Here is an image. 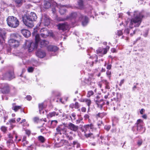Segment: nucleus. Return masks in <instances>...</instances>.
Segmentation results:
<instances>
[{"label": "nucleus", "mask_w": 150, "mask_h": 150, "mask_svg": "<svg viewBox=\"0 0 150 150\" xmlns=\"http://www.w3.org/2000/svg\"><path fill=\"white\" fill-rule=\"evenodd\" d=\"M69 107L70 108H74V103H71L69 105Z\"/></svg>", "instance_id": "obj_58"}, {"label": "nucleus", "mask_w": 150, "mask_h": 150, "mask_svg": "<svg viewBox=\"0 0 150 150\" xmlns=\"http://www.w3.org/2000/svg\"><path fill=\"white\" fill-rule=\"evenodd\" d=\"M94 94V92L93 91H88L87 95V96L88 97H90L91 96L93 95Z\"/></svg>", "instance_id": "obj_36"}, {"label": "nucleus", "mask_w": 150, "mask_h": 150, "mask_svg": "<svg viewBox=\"0 0 150 150\" xmlns=\"http://www.w3.org/2000/svg\"><path fill=\"white\" fill-rule=\"evenodd\" d=\"M40 33H44L45 32H48V31L46 28H42L40 30Z\"/></svg>", "instance_id": "obj_37"}, {"label": "nucleus", "mask_w": 150, "mask_h": 150, "mask_svg": "<svg viewBox=\"0 0 150 150\" xmlns=\"http://www.w3.org/2000/svg\"><path fill=\"white\" fill-rule=\"evenodd\" d=\"M88 130L86 129L85 131V136L86 138L88 137H93L94 138V136L93 134L92 133H88L87 132V131Z\"/></svg>", "instance_id": "obj_25"}, {"label": "nucleus", "mask_w": 150, "mask_h": 150, "mask_svg": "<svg viewBox=\"0 0 150 150\" xmlns=\"http://www.w3.org/2000/svg\"><path fill=\"white\" fill-rule=\"evenodd\" d=\"M25 17H26V16H24V17H23V22L24 23V20L25 19V21H27V22L28 23H30V21H29L30 20H28H28L25 19Z\"/></svg>", "instance_id": "obj_51"}, {"label": "nucleus", "mask_w": 150, "mask_h": 150, "mask_svg": "<svg viewBox=\"0 0 150 150\" xmlns=\"http://www.w3.org/2000/svg\"><path fill=\"white\" fill-rule=\"evenodd\" d=\"M66 137L69 140H71L73 139L72 137L71 136H69L68 135V134L67 133L66 135Z\"/></svg>", "instance_id": "obj_45"}, {"label": "nucleus", "mask_w": 150, "mask_h": 150, "mask_svg": "<svg viewBox=\"0 0 150 150\" xmlns=\"http://www.w3.org/2000/svg\"><path fill=\"white\" fill-rule=\"evenodd\" d=\"M34 70V68L32 67H29L28 69V71L29 72H32Z\"/></svg>", "instance_id": "obj_44"}, {"label": "nucleus", "mask_w": 150, "mask_h": 150, "mask_svg": "<svg viewBox=\"0 0 150 150\" xmlns=\"http://www.w3.org/2000/svg\"><path fill=\"white\" fill-rule=\"evenodd\" d=\"M57 116L58 115V113H56L55 112H50L47 115V117L48 118H50L54 116L55 115Z\"/></svg>", "instance_id": "obj_24"}, {"label": "nucleus", "mask_w": 150, "mask_h": 150, "mask_svg": "<svg viewBox=\"0 0 150 150\" xmlns=\"http://www.w3.org/2000/svg\"><path fill=\"white\" fill-rule=\"evenodd\" d=\"M142 140H139L138 141V142H137V144L139 146H140L142 145Z\"/></svg>", "instance_id": "obj_49"}, {"label": "nucleus", "mask_w": 150, "mask_h": 150, "mask_svg": "<svg viewBox=\"0 0 150 150\" xmlns=\"http://www.w3.org/2000/svg\"><path fill=\"white\" fill-rule=\"evenodd\" d=\"M6 33L5 29H0V44L4 41Z\"/></svg>", "instance_id": "obj_10"}, {"label": "nucleus", "mask_w": 150, "mask_h": 150, "mask_svg": "<svg viewBox=\"0 0 150 150\" xmlns=\"http://www.w3.org/2000/svg\"><path fill=\"white\" fill-rule=\"evenodd\" d=\"M79 19L82 21V24L83 26H85L88 22V18L87 16L81 15L79 16Z\"/></svg>", "instance_id": "obj_11"}, {"label": "nucleus", "mask_w": 150, "mask_h": 150, "mask_svg": "<svg viewBox=\"0 0 150 150\" xmlns=\"http://www.w3.org/2000/svg\"><path fill=\"white\" fill-rule=\"evenodd\" d=\"M41 23L45 24V25H48L50 23V20L46 15L42 16L41 20Z\"/></svg>", "instance_id": "obj_17"}, {"label": "nucleus", "mask_w": 150, "mask_h": 150, "mask_svg": "<svg viewBox=\"0 0 150 150\" xmlns=\"http://www.w3.org/2000/svg\"><path fill=\"white\" fill-rule=\"evenodd\" d=\"M103 99L100 100V101H98L96 102V103L98 106L100 105L101 108H102L103 105H104V104H100V101H103Z\"/></svg>", "instance_id": "obj_39"}, {"label": "nucleus", "mask_w": 150, "mask_h": 150, "mask_svg": "<svg viewBox=\"0 0 150 150\" xmlns=\"http://www.w3.org/2000/svg\"><path fill=\"white\" fill-rule=\"evenodd\" d=\"M76 114L75 113H72L70 115V117L71 120H74L76 119Z\"/></svg>", "instance_id": "obj_28"}, {"label": "nucleus", "mask_w": 150, "mask_h": 150, "mask_svg": "<svg viewBox=\"0 0 150 150\" xmlns=\"http://www.w3.org/2000/svg\"><path fill=\"white\" fill-rule=\"evenodd\" d=\"M47 49L49 51L55 52L58 50V48L56 46L51 45L48 46Z\"/></svg>", "instance_id": "obj_21"}, {"label": "nucleus", "mask_w": 150, "mask_h": 150, "mask_svg": "<svg viewBox=\"0 0 150 150\" xmlns=\"http://www.w3.org/2000/svg\"><path fill=\"white\" fill-rule=\"evenodd\" d=\"M135 125L137 126V130L138 132H142V133L144 132L145 129L143 127L144 123L142 120L141 119L138 120Z\"/></svg>", "instance_id": "obj_5"}, {"label": "nucleus", "mask_w": 150, "mask_h": 150, "mask_svg": "<svg viewBox=\"0 0 150 150\" xmlns=\"http://www.w3.org/2000/svg\"><path fill=\"white\" fill-rule=\"evenodd\" d=\"M116 34L119 36L121 35L122 34V30H118Z\"/></svg>", "instance_id": "obj_43"}, {"label": "nucleus", "mask_w": 150, "mask_h": 150, "mask_svg": "<svg viewBox=\"0 0 150 150\" xmlns=\"http://www.w3.org/2000/svg\"><path fill=\"white\" fill-rule=\"evenodd\" d=\"M37 16L36 14L33 12H31L30 13L29 16H26L25 19L29 20L30 23H28L27 21H25V19L24 20V23L29 28H32L33 26V21H35L37 19Z\"/></svg>", "instance_id": "obj_3"}, {"label": "nucleus", "mask_w": 150, "mask_h": 150, "mask_svg": "<svg viewBox=\"0 0 150 150\" xmlns=\"http://www.w3.org/2000/svg\"><path fill=\"white\" fill-rule=\"evenodd\" d=\"M84 127L86 129L88 130L89 129H92V130L94 129V126L92 124H91L90 125H86L84 126Z\"/></svg>", "instance_id": "obj_26"}, {"label": "nucleus", "mask_w": 150, "mask_h": 150, "mask_svg": "<svg viewBox=\"0 0 150 150\" xmlns=\"http://www.w3.org/2000/svg\"><path fill=\"white\" fill-rule=\"evenodd\" d=\"M85 102L86 103V104L88 106V108H89L91 102V100L90 99L86 98V100H85Z\"/></svg>", "instance_id": "obj_32"}, {"label": "nucleus", "mask_w": 150, "mask_h": 150, "mask_svg": "<svg viewBox=\"0 0 150 150\" xmlns=\"http://www.w3.org/2000/svg\"><path fill=\"white\" fill-rule=\"evenodd\" d=\"M78 5L80 9H82L83 8V1L82 0H79L78 1Z\"/></svg>", "instance_id": "obj_30"}, {"label": "nucleus", "mask_w": 150, "mask_h": 150, "mask_svg": "<svg viewBox=\"0 0 150 150\" xmlns=\"http://www.w3.org/2000/svg\"><path fill=\"white\" fill-rule=\"evenodd\" d=\"M26 98L27 100H30L31 99L32 97L28 95L26 96Z\"/></svg>", "instance_id": "obj_54"}, {"label": "nucleus", "mask_w": 150, "mask_h": 150, "mask_svg": "<svg viewBox=\"0 0 150 150\" xmlns=\"http://www.w3.org/2000/svg\"><path fill=\"white\" fill-rule=\"evenodd\" d=\"M77 16V13H76L74 12L71 13L69 16H67L66 18H59L58 20L59 21H65L69 18L71 19L74 18L76 17Z\"/></svg>", "instance_id": "obj_14"}, {"label": "nucleus", "mask_w": 150, "mask_h": 150, "mask_svg": "<svg viewBox=\"0 0 150 150\" xmlns=\"http://www.w3.org/2000/svg\"><path fill=\"white\" fill-rule=\"evenodd\" d=\"M74 104V108L76 109L79 108L80 106L79 103L77 102H76Z\"/></svg>", "instance_id": "obj_40"}, {"label": "nucleus", "mask_w": 150, "mask_h": 150, "mask_svg": "<svg viewBox=\"0 0 150 150\" xmlns=\"http://www.w3.org/2000/svg\"><path fill=\"white\" fill-rule=\"evenodd\" d=\"M144 109H141V110L140 111V113L141 114H143V112H144Z\"/></svg>", "instance_id": "obj_61"}, {"label": "nucleus", "mask_w": 150, "mask_h": 150, "mask_svg": "<svg viewBox=\"0 0 150 150\" xmlns=\"http://www.w3.org/2000/svg\"><path fill=\"white\" fill-rule=\"evenodd\" d=\"M6 21L8 25L12 28H16L19 24L18 20L13 16L8 17L6 19Z\"/></svg>", "instance_id": "obj_4"}, {"label": "nucleus", "mask_w": 150, "mask_h": 150, "mask_svg": "<svg viewBox=\"0 0 150 150\" xmlns=\"http://www.w3.org/2000/svg\"><path fill=\"white\" fill-rule=\"evenodd\" d=\"M56 4L53 0H48V1H44L43 2L44 7L45 8H48L51 6L55 5Z\"/></svg>", "instance_id": "obj_6"}, {"label": "nucleus", "mask_w": 150, "mask_h": 150, "mask_svg": "<svg viewBox=\"0 0 150 150\" xmlns=\"http://www.w3.org/2000/svg\"><path fill=\"white\" fill-rule=\"evenodd\" d=\"M49 43V42L45 40H41L40 41V44L41 47L45 46Z\"/></svg>", "instance_id": "obj_23"}, {"label": "nucleus", "mask_w": 150, "mask_h": 150, "mask_svg": "<svg viewBox=\"0 0 150 150\" xmlns=\"http://www.w3.org/2000/svg\"><path fill=\"white\" fill-rule=\"evenodd\" d=\"M115 100L117 101H120L121 99V95L120 93H117V97L115 98Z\"/></svg>", "instance_id": "obj_29"}, {"label": "nucleus", "mask_w": 150, "mask_h": 150, "mask_svg": "<svg viewBox=\"0 0 150 150\" xmlns=\"http://www.w3.org/2000/svg\"><path fill=\"white\" fill-rule=\"evenodd\" d=\"M35 33V32L32 33L33 35L35 36V42L26 41L25 43L26 46L27 45V48L28 49L29 52L32 51L35 49H36L38 47V43L40 40V36L39 34Z\"/></svg>", "instance_id": "obj_2"}, {"label": "nucleus", "mask_w": 150, "mask_h": 150, "mask_svg": "<svg viewBox=\"0 0 150 150\" xmlns=\"http://www.w3.org/2000/svg\"><path fill=\"white\" fill-rule=\"evenodd\" d=\"M15 6L17 7L21 6L23 4L22 0H14Z\"/></svg>", "instance_id": "obj_22"}, {"label": "nucleus", "mask_w": 150, "mask_h": 150, "mask_svg": "<svg viewBox=\"0 0 150 150\" xmlns=\"http://www.w3.org/2000/svg\"><path fill=\"white\" fill-rule=\"evenodd\" d=\"M124 79H122L119 84V86H121L122 85V84L124 83Z\"/></svg>", "instance_id": "obj_57"}, {"label": "nucleus", "mask_w": 150, "mask_h": 150, "mask_svg": "<svg viewBox=\"0 0 150 150\" xmlns=\"http://www.w3.org/2000/svg\"><path fill=\"white\" fill-rule=\"evenodd\" d=\"M67 127L69 129L74 132H76L78 129V126L76 125L71 122L69 123Z\"/></svg>", "instance_id": "obj_13"}, {"label": "nucleus", "mask_w": 150, "mask_h": 150, "mask_svg": "<svg viewBox=\"0 0 150 150\" xmlns=\"http://www.w3.org/2000/svg\"><path fill=\"white\" fill-rule=\"evenodd\" d=\"M86 109L84 107H82L81 108V111L83 112H85L86 111Z\"/></svg>", "instance_id": "obj_53"}, {"label": "nucleus", "mask_w": 150, "mask_h": 150, "mask_svg": "<svg viewBox=\"0 0 150 150\" xmlns=\"http://www.w3.org/2000/svg\"><path fill=\"white\" fill-rule=\"evenodd\" d=\"M111 65L110 64H108L107 69H110L111 68Z\"/></svg>", "instance_id": "obj_56"}, {"label": "nucleus", "mask_w": 150, "mask_h": 150, "mask_svg": "<svg viewBox=\"0 0 150 150\" xmlns=\"http://www.w3.org/2000/svg\"><path fill=\"white\" fill-rule=\"evenodd\" d=\"M86 100V98L81 99L79 100V101L81 102H85V100Z\"/></svg>", "instance_id": "obj_64"}, {"label": "nucleus", "mask_w": 150, "mask_h": 150, "mask_svg": "<svg viewBox=\"0 0 150 150\" xmlns=\"http://www.w3.org/2000/svg\"><path fill=\"white\" fill-rule=\"evenodd\" d=\"M110 128V126L109 125H106L104 127V128L107 131H109Z\"/></svg>", "instance_id": "obj_46"}, {"label": "nucleus", "mask_w": 150, "mask_h": 150, "mask_svg": "<svg viewBox=\"0 0 150 150\" xmlns=\"http://www.w3.org/2000/svg\"><path fill=\"white\" fill-rule=\"evenodd\" d=\"M1 129L3 132H5L6 130V128L4 126H2L1 127Z\"/></svg>", "instance_id": "obj_50"}, {"label": "nucleus", "mask_w": 150, "mask_h": 150, "mask_svg": "<svg viewBox=\"0 0 150 150\" xmlns=\"http://www.w3.org/2000/svg\"><path fill=\"white\" fill-rule=\"evenodd\" d=\"M106 74H107V75H110L111 74V71H107Z\"/></svg>", "instance_id": "obj_63"}, {"label": "nucleus", "mask_w": 150, "mask_h": 150, "mask_svg": "<svg viewBox=\"0 0 150 150\" xmlns=\"http://www.w3.org/2000/svg\"><path fill=\"white\" fill-rule=\"evenodd\" d=\"M57 121L56 120H52L51 121V125L52 127H54L57 125Z\"/></svg>", "instance_id": "obj_35"}, {"label": "nucleus", "mask_w": 150, "mask_h": 150, "mask_svg": "<svg viewBox=\"0 0 150 150\" xmlns=\"http://www.w3.org/2000/svg\"><path fill=\"white\" fill-rule=\"evenodd\" d=\"M9 122L10 123H14L15 122V120L14 119H12L10 120L9 121Z\"/></svg>", "instance_id": "obj_55"}, {"label": "nucleus", "mask_w": 150, "mask_h": 150, "mask_svg": "<svg viewBox=\"0 0 150 150\" xmlns=\"http://www.w3.org/2000/svg\"><path fill=\"white\" fill-rule=\"evenodd\" d=\"M125 32L127 34H128L129 33V30L128 29H126L125 30Z\"/></svg>", "instance_id": "obj_60"}, {"label": "nucleus", "mask_w": 150, "mask_h": 150, "mask_svg": "<svg viewBox=\"0 0 150 150\" xmlns=\"http://www.w3.org/2000/svg\"><path fill=\"white\" fill-rule=\"evenodd\" d=\"M13 140L12 139H9L8 141L7 142V143H11L13 144Z\"/></svg>", "instance_id": "obj_47"}, {"label": "nucleus", "mask_w": 150, "mask_h": 150, "mask_svg": "<svg viewBox=\"0 0 150 150\" xmlns=\"http://www.w3.org/2000/svg\"><path fill=\"white\" fill-rule=\"evenodd\" d=\"M39 107L40 109V111L42 110L43 108V105L42 104H40L39 105Z\"/></svg>", "instance_id": "obj_52"}, {"label": "nucleus", "mask_w": 150, "mask_h": 150, "mask_svg": "<svg viewBox=\"0 0 150 150\" xmlns=\"http://www.w3.org/2000/svg\"><path fill=\"white\" fill-rule=\"evenodd\" d=\"M21 32L23 35L25 37H28L30 35L31 33L28 30L23 29L21 30Z\"/></svg>", "instance_id": "obj_19"}, {"label": "nucleus", "mask_w": 150, "mask_h": 150, "mask_svg": "<svg viewBox=\"0 0 150 150\" xmlns=\"http://www.w3.org/2000/svg\"><path fill=\"white\" fill-rule=\"evenodd\" d=\"M89 116L87 114H86L84 116V118L85 119H88L89 118Z\"/></svg>", "instance_id": "obj_59"}, {"label": "nucleus", "mask_w": 150, "mask_h": 150, "mask_svg": "<svg viewBox=\"0 0 150 150\" xmlns=\"http://www.w3.org/2000/svg\"><path fill=\"white\" fill-rule=\"evenodd\" d=\"M106 115V113L104 112L99 113L97 115V116L98 117L102 118Z\"/></svg>", "instance_id": "obj_33"}, {"label": "nucleus", "mask_w": 150, "mask_h": 150, "mask_svg": "<svg viewBox=\"0 0 150 150\" xmlns=\"http://www.w3.org/2000/svg\"><path fill=\"white\" fill-rule=\"evenodd\" d=\"M103 122L101 121H99L97 122V125L98 127L100 128V126L103 124Z\"/></svg>", "instance_id": "obj_42"}, {"label": "nucleus", "mask_w": 150, "mask_h": 150, "mask_svg": "<svg viewBox=\"0 0 150 150\" xmlns=\"http://www.w3.org/2000/svg\"><path fill=\"white\" fill-rule=\"evenodd\" d=\"M36 54L38 57L42 58L45 56L46 53L44 51L40 50L37 52Z\"/></svg>", "instance_id": "obj_18"}, {"label": "nucleus", "mask_w": 150, "mask_h": 150, "mask_svg": "<svg viewBox=\"0 0 150 150\" xmlns=\"http://www.w3.org/2000/svg\"><path fill=\"white\" fill-rule=\"evenodd\" d=\"M57 27L59 30H62L63 31L67 30L69 27V25L67 23H59L57 25Z\"/></svg>", "instance_id": "obj_8"}, {"label": "nucleus", "mask_w": 150, "mask_h": 150, "mask_svg": "<svg viewBox=\"0 0 150 150\" xmlns=\"http://www.w3.org/2000/svg\"><path fill=\"white\" fill-rule=\"evenodd\" d=\"M108 50L105 48H100L96 50L97 54L99 56H102L103 55L107 53Z\"/></svg>", "instance_id": "obj_12"}, {"label": "nucleus", "mask_w": 150, "mask_h": 150, "mask_svg": "<svg viewBox=\"0 0 150 150\" xmlns=\"http://www.w3.org/2000/svg\"><path fill=\"white\" fill-rule=\"evenodd\" d=\"M4 115L3 112L2 111H0V116H3Z\"/></svg>", "instance_id": "obj_62"}, {"label": "nucleus", "mask_w": 150, "mask_h": 150, "mask_svg": "<svg viewBox=\"0 0 150 150\" xmlns=\"http://www.w3.org/2000/svg\"><path fill=\"white\" fill-rule=\"evenodd\" d=\"M49 33L48 32H45L41 33V36L43 38H46L48 35Z\"/></svg>", "instance_id": "obj_31"}, {"label": "nucleus", "mask_w": 150, "mask_h": 150, "mask_svg": "<svg viewBox=\"0 0 150 150\" xmlns=\"http://www.w3.org/2000/svg\"><path fill=\"white\" fill-rule=\"evenodd\" d=\"M4 76L5 79H7L8 80H10L15 77L14 73L13 71L6 73L4 75Z\"/></svg>", "instance_id": "obj_9"}, {"label": "nucleus", "mask_w": 150, "mask_h": 150, "mask_svg": "<svg viewBox=\"0 0 150 150\" xmlns=\"http://www.w3.org/2000/svg\"><path fill=\"white\" fill-rule=\"evenodd\" d=\"M11 36L12 37H14L15 38H17L20 37L19 35L18 34L13 33L11 35Z\"/></svg>", "instance_id": "obj_38"}, {"label": "nucleus", "mask_w": 150, "mask_h": 150, "mask_svg": "<svg viewBox=\"0 0 150 150\" xmlns=\"http://www.w3.org/2000/svg\"><path fill=\"white\" fill-rule=\"evenodd\" d=\"M38 139L39 141H40L41 142L43 143L44 142L45 140L44 137L41 136H39L38 137Z\"/></svg>", "instance_id": "obj_34"}, {"label": "nucleus", "mask_w": 150, "mask_h": 150, "mask_svg": "<svg viewBox=\"0 0 150 150\" xmlns=\"http://www.w3.org/2000/svg\"><path fill=\"white\" fill-rule=\"evenodd\" d=\"M0 88L3 93H8L9 91V88L8 85L6 83H0Z\"/></svg>", "instance_id": "obj_7"}, {"label": "nucleus", "mask_w": 150, "mask_h": 150, "mask_svg": "<svg viewBox=\"0 0 150 150\" xmlns=\"http://www.w3.org/2000/svg\"><path fill=\"white\" fill-rule=\"evenodd\" d=\"M33 121L35 122H38L39 121V118L38 117H35L33 118Z\"/></svg>", "instance_id": "obj_48"}, {"label": "nucleus", "mask_w": 150, "mask_h": 150, "mask_svg": "<svg viewBox=\"0 0 150 150\" xmlns=\"http://www.w3.org/2000/svg\"><path fill=\"white\" fill-rule=\"evenodd\" d=\"M9 43L10 45L14 47H17L19 45V42L16 40L13 39H11L9 40Z\"/></svg>", "instance_id": "obj_16"}, {"label": "nucleus", "mask_w": 150, "mask_h": 150, "mask_svg": "<svg viewBox=\"0 0 150 150\" xmlns=\"http://www.w3.org/2000/svg\"><path fill=\"white\" fill-rule=\"evenodd\" d=\"M59 9V12L61 15L64 14L66 12V9L65 8V6L59 5L58 6Z\"/></svg>", "instance_id": "obj_20"}, {"label": "nucleus", "mask_w": 150, "mask_h": 150, "mask_svg": "<svg viewBox=\"0 0 150 150\" xmlns=\"http://www.w3.org/2000/svg\"><path fill=\"white\" fill-rule=\"evenodd\" d=\"M21 108V106H16L14 104H13V106L12 108V110H14L15 111H17L19 109Z\"/></svg>", "instance_id": "obj_27"}, {"label": "nucleus", "mask_w": 150, "mask_h": 150, "mask_svg": "<svg viewBox=\"0 0 150 150\" xmlns=\"http://www.w3.org/2000/svg\"><path fill=\"white\" fill-rule=\"evenodd\" d=\"M143 17L144 15L142 12L138 11H134L133 17L131 19L129 24V27L132 28L134 27H139Z\"/></svg>", "instance_id": "obj_1"}, {"label": "nucleus", "mask_w": 150, "mask_h": 150, "mask_svg": "<svg viewBox=\"0 0 150 150\" xmlns=\"http://www.w3.org/2000/svg\"><path fill=\"white\" fill-rule=\"evenodd\" d=\"M73 144L74 147H75V146L76 145V146L77 147L79 146V143L76 141H74Z\"/></svg>", "instance_id": "obj_41"}, {"label": "nucleus", "mask_w": 150, "mask_h": 150, "mask_svg": "<svg viewBox=\"0 0 150 150\" xmlns=\"http://www.w3.org/2000/svg\"><path fill=\"white\" fill-rule=\"evenodd\" d=\"M56 129L57 131L59 133L61 134H63L66 135L67 133V129L64 127H62V126L61 127H59Z\"/></svg>", "instance_id": "obj_15"}]
</instances>
